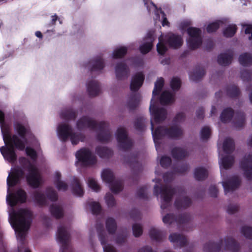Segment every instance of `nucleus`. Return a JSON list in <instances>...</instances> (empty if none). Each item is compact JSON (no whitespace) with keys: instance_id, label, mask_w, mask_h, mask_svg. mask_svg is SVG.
Instances as JSON below:
<instances>
[{"instance_id":"0eeeda50","label":"nucleus","mask_w":252,"mask_h":252,"mask_svg":"<svg viewBox=\"0 0 252 252\" xmlns=\"http://www.w3.org/2000/svg\"><path fill=\"white\" fill-rule=\"evenodd\" d=\"M57 134L59 138L63 141L69 138L74 145L77 144L80 141H83L85 138L81 133L74 132L71 126L65 123L59 125Z\"/></svg>"},{"instance_id":"2f4dec72","label":"nucleus","mask_w":252,"mask_h":252,"mask_svg":"<svg viewBox=\"0 0 252 252\" xmlns=\"http://www.w3.org/2000/svg\"><path fill=\"white\" fill-rule=\"evenodd\" d=\"M234 157L232 156H226L221 158L220 161V168H223L225 169H228L233 164Z\"/></svg>"},{"instance_id":"6ab92c4d","label":"nucleus","mask_w":252,"mask_h":252,"mask_svg":"<svg viewBox=\"0 0 252 252\" xmlns=\"http://www.w3.org/2000/svg\"><path fill=\"white\" fill-rule=\"evenodd\" d=\"M189 220V217L186 214L181 215L178 218L175 219L173 216L167 214L162 218V221L165 224L172 223L174 220L178 224H184Z\"/></svg>"},{"instance_id":"c756f323","label":"nucleus","mask_w":252,"mask_h":252,"mask_svg":"<svg viewBox=\"0 0 252 252\" xmlns=\"http://www.w3.org/2000/svg\"><path fill=\"white\" fill-rule=\"evenodd\" d=\"M208 176V171L203 167H197L194 171V177L198 181L204 180Z\"/></svg>"},{"instance_id":"f704fd0d","label":"nucleus","mask_w":252,"mask_h":252,"mask_svg":"<svg viewBox=\"0 0 252 252\" xmlns=\"http://www.w3.org/2000/svg\"><path fill=\"white\" fill-rule=\"evenodd\" d=\"M141 97L138 94H132L129 98L127 102V107L130 109H133L138 105Z\"/></svg>"},{"instance_id":"69168bd1","label":"nucleus","mask_w":252,"mask_h":252,"mask_svg":"<svg viewBox=\"0 0 252 252\" xmlns=\"http://www.w3.org/2000/svg\"><path fill=\"white\" fill-rule=\"evenodd\" d=\"M137 195L141 198H147L148 194L147 192V188L145 187H143L139 189L137 192Z\"/></svg>"},{"instance_id":"2eb2a0df","label":"nucleus","mask_w":252,"mask_h":252,"mask_svg":"<svg viewBox=\"0 0 252 252\" xmlns=\"http://www.w3.org/2000/svg\"><path fill=\"white\" fill-rule=\"evenodd\" d=\"M102 226L98 227L97 232L99 240L103 246L104 252H117L116 249L112 245L107 244L108 241V236L104 230H101Z\"/></svg>"},{"instance_id":"e433bc0d","label":"nucleus","mask_w":252,"mask_h":252,"mask_svg":"<svg viewBox=\"0 0 252 252\" xmlns=\"http://www.w3.org/2000/svg\"><path fill=\"white\" fill-rule=\"evenodd\" d=\"M241 64L248 66L252 64V55L248 53H244L240 56L239 59Z\"/></svg>"},{"instance_id":"4be33fe9","label":"nucleus","mask_w":252,"mask_h":252,"mask_svg":"<svg viewBox=\"0 0 252 252\" xmlns=\"http://www.w3.org/2000/svg\"><path fill=\"white\" fill-rule=\"evenodd\" d=\"M115 73L117 78L121 80L127 76L129 70L126 64L121 63L116 65Z\"/></svg>"},{"instance_id":"f3484780","label":"nucleus","mask_w":252,"mask_h":252,"mask_svg":"<svg viewBox=\"0 0 252 252\" xmlns=\"http://www.w3.org/2000/svg\"><path fill=\"white\" fill-rule=\"evenodd\" d=\"M241 180L237 176H234L226 182H222V184L225 194L232 191L240 186Z\"/></svg>"},{"instance_id":"f8f14e48","label":"nucleus","mask_w":252,"mask_h":252,"mask_svg":"<svg viewBox=\"0 0 252 252\" xmlns=\"http://www.w3.org/2000/svg\"><path fill=\"white\" fill-rule=\"evenodd\" d=\"M187 32L189 36L187 41L189 47L192 49L199 47L202 42L201 31L197 28L190 27L188 29Z\"/></svg>"},{"instance_id":"f257e3e1","label":"nucleus","mask_w":252,"mask_h":252,"mask_svg":"<svg viewBox=\"0 0 252 252\" xmlns=\"http://www.w3.org/2000/svg\"><path fill=\"white\" fill-rule=\"evenodd\" d=\"M23 175V171L20 168L9 174L7 179L8 189L6 201L11 207L9 218L18 241V252H31L26 247L24 239L32 222V212L27 209H21L17 212L13 209V207L17 203L26 201V193L22 189H18L15 193H11L9 189V187L15 185Z\"/></svg>"},{"instance_id":"9d476101","label":"nucleus","mask_w":252,"mask_h":252,"mask_svg":"<svg viewBox=\"0 0 252 252\" xmlns=\"http://www.w3.org/2000/svg\"><path fill=\"white\" fill-rule=\"evenodd\" d=\"M69 234L67 228L63 225L58 227L56 239L58 243L61 244L59 252H70L71 248L69 244Z\"/></svg>"},{"instance_id":"dca6fc26","label":"nucleus","mask_w":252,"mask_h":252,"mask_svg":"<svg viewBox=\"0 0 252 252\" xmlns=\"http://www.w3.org/2000/svg\"><path fill=\"white\" fill-rule=\"evenodd\" d=\"M240 166L246 177L249 179L252 178V155L246 156L241 161Z\"/></svg>"},{"instance_id":"052dcab7","label":"nucleus","mask_w":252,"mask_h":252,"mask_svg":"<svg viewBox=\"0 0 252 252\" xmlns=\"http://www.w3.org/2000/svg\"><path fill=\"white\" fill-rule=\"evenodd\" d=\"M245 117L243 113H241L237 116V122L235 125L236 127H242L245 124Z\"/></svg>"},{"instance_id":"680f3d73","label":"nucleus","mask_w":252,"mask_h":252,"mask_svg":"<svg viewBox=\"0 0 252 252\" xmlns=\"http://www.w3.org/2000/svg\"><path fill=\"white\" fill-rule=\"evenodd\" d=\"M135 127L136 129L141 130H143L145 127V120L143 117L138 118L135 123Z\"/></svg>"},{"instance_id":"c85d7f7f","label":"nucleus","mask_w":252,"mask_h":252,"mask_svg":"<svg viewBox=\"0 0 252 252\" xmlns=\"http://www.w3.org/2000/svg\"><path fill=\"white\" fill-rule=\"evenodd\" d=\"M174 101V94L168 91H164L160 97V102L161 104H168Z\"/></svg>"},{"instance_id":"7c9ffc66","label":"nucleus","mask_w":252,"mask_h":252,"mask_svg":"<svg viewBox=\"0 0 252 252\" xmlns=\"http://www.w3.org/2000/svg\"><path fill=\"white\" fill-rule=\"evenodd\" d=\"M172 155L175 159H182L188 155V152L183 148L175 147L172 151Z\"/></svg>"},{"instance_id":"c03bdc74","label":"nucleus","mask_w":252,"mask_h":252,"mask_svg":"<svg viewBox=\"0 0 252 252\" xmlns=\"http://www.w3.org/2000/svg\"><path fill=\"white\" fill-rule=\"evenodd\" d=\"M61 116L63 119L69 120L74 119L76 117V114L72 110H66L61 113Z\"/></svg>"},{"instance_id":"ddd939ff","label":"nucleus","mask_w":252,"mask_h":252,"mask_svg":"<svg viewBox=\"0 0 252 252\" xmlns=\"http://www.w3.org/2000/svg\"><path fill=\"white\" fill-rule=\"evenodd\" d=\"M77 159L84 165L93 164L95 163V157L88 149L82 148L76 154Z\"/></svg>"},{"instance_id":"72a5a7b5","label":"nucleus","mask_w":252,"mask_h":252,"mask_svg":"<svg viewBox=\"0 0 252 252\" xmlns=\"http://www.w3.org/2000/svg\"><path fill=\"white\" fill-rule=\"evenodd\" d=\"M117 224L115 220L112 218H109L106 221V228L110 234H113L117 229Z\"/></svg>"},{"instance_id":"412c9836","label":"nucleus","mask_w":252,"mask_h":252,"mask_svg":"<svg viewBox=\"0 0 252 252\" xmlns=\"http://www.w3.org/2000/svg\"><path fill=\"white\" fill-rule=\"evenodd\" d=\"M144 79V76L142 72L136 73L132 78L130 89L133 91L138 90L142 86Z\"/></svg>"},{"instance_id":"9b49d317","label":"nucleus","mask_w":252,"mask_h":252,"mask_svg":"<svg viewBox=\"0 0 252 252\" xmlns=\"http://www.w3.org/2000/svg\"><path fill=\"white\" fill-rule=\"evenodd\" d=\"M103 181L109 184L111 190L114 193H118L123 189L122 182L114 180L113 172L109 169H104L101 173Z\"/></svg>"},{"instance_id":"b1692460","label":"nucleus","mask_w":252,"mask_h":252,"mask_svg":"<svg viewBox=\"0 0 252 252\" xmlns=\"http://www.w3.org/2000/svg\"><path fill=\"white\" fill-rule=\"evenodd\" d=\"M191 204L190 199L187 196H185L182 193L176 200L175 205L178 209L185 208Z\"/></svg>"},{"instance_id":"13d9d810","label":"nucleus","mask_w":252,"mask_h":252,"mask_svg":"<svg viewBox=\"0 0 252 252\" xmlns=\"http://www.w3.org/2000/svg\"><path fill=\"white\" fill-rule=\"evenodd\" d=\"M145 5H146L147 10L149 12H150L151 10L155 11L156 15L155 19L156 21L159 18V16L158 14V10L157 9V7L152 2H150L149 3L145 2Z\"/></svg>"},{"instance_id":"a211bd4d","label":"nucleus","mask_w":252,"mask_h":252,"mask_svg":"<svg viewBox=\"0 0 252 252\" xmlns=\"http://www.w3.org/2000/svg\"><path fill=\"white\" fill-rule=\"evenodd\" d=\"M153 36V32H150L147 34L145 41L140 46V50L142 54H146L151 50L154 40Z\"/></svg>"},{"instance_id":"a19ab883","label":"nucleus","mask_w":252,"mask_h":252,"mask_svg":"<svg viewBox=\"0 0 252 252\" xmlns=\"http://www.w3.org/2000/svg\"><path fill=\"white\" fill-rule=\"evenodd\" d=\"M149 235L152 239L157 241H159L162 238V233L154 227L150 228Z\"/></svg>"},{"instance_id":"3c124183","label":"nucleus","mask_w":252,"mask_h":252,"mask_svg":"<svg viewBox=\"0 0 252 252\" xmlns=\"http://www.w3.org/2000/svg\"><path fill=\"white\" fill-rule=\"evenodd\" d=\"M89 205L93 214L97 215L100 213L101 211V207L98 202H91Z\"/></svg>"},{"instance_id":"79ce46f5","label":"nucleus","mask_w":252,"mask_h":252,"mask_svg":"<svg viewBox=\"0 0 252 252\" xmlns=\"http://www.w3.org/2000/svg\"><path fill=\"white\" fill-rule=\"evenodd\" d=\"M205 74L204 70L203 69H199L194 71L189 75L190 80L193 81H197L201 78Z\"/></svg>"},{"instance_id":"473e14b6","label":"nucleus","mask_w":252,"mask_h":252,"mask_svg":"<svg viewBox=\"0 0 252 252\" xmlns=\"http://www.w3.org/2000/svg\"><path fill=\"white\" fill-rule=\"evenodd\" d=\"M234 149V143L233 140L227 138L225 139L223 144V150L226 154H229L233 152Z\"/></svg>"},{"instance_id":"f03ea898","label":"nucleus","mask_w":252,"mask_h":252,"mask_svg":"<svg viewBox=\"0 0 252 252\" xmlns=\"http://www.w3.org/2000/svg\"><path fill=\"white\" fill-rule=\"evenodd\" d=\"M15 128L21 136V138L16 135H14L12 136H7V137L3 136L4 142L5 143L8 142L11 147L10 148H5L4 147L0 148V152L3 157L11 162L14 161L16 159V155L13 149L14 147L19 150H23L25 148V143L27 142L25 136L28 131L27 128L20 123L15 124Z\"/></svg>"},{"instance_id":"09e8293b","label":"nucleus","mask_w":252,"mask_h":252,"mask_svg":"<svg viewBox=\"0 0 252 252\" xmlns=\"http://www.w3.org/2000/svg\"><path fill=\"white\" fill-rule=\"evenodd\" d=\"M87 183L88 186L95 191H98L100 189V186L96 181L93 178H89Z\"/></svg>"},{"instance_id":"774afa93","label":"nucleus","mask_w":252,"mask_h":252,"mask_svg":"<svg viewBox=\"0 0 252 252\" xmlns=\"http://www.w3.org/2000/svg\"><path fill=\"white\" fill-rule=\"evenodd\" d=\"M239 209V206L236 205H229L227 207V212L228 214H232L236 212Z\"/></svg>"},{"instance_id":"ea45409f","label":"nucleus","mask_w":252,"mask_h":252,"mask_svg":"<svg viewBox=\"0 0 252 252\" xmlns=\"http://www.w3.org/2000/svg\"><path fill=\"white\" fill-rule=\"evenodd\" d=\"M96 152L101 158L108 157L112 155V151L105 147H97Z\"/></svg>"},{"instance_id":"0e129e2a","label":"nucleus","mask_w":252,"mask_h":252,"mask_svg":"<svg viewBox=\"0 0 252 252\" xmlns=\"http://www.w3.org/2000/svg\"><path fill=\"white\" fill-rule=\"evenodd\" d=\"M181 86V81L178 78H173L171 81V87L174 90H178Z\"/></svg>"},{"instance_id":"49530a36","label":"nucleus","mask_w":252,"mask_h":252,"mask_svg":"<svg viewBox=\"0 0 252 252\" xmlns=\"http://www.w3.org/2000/svg\"><path fill=\"white\" fill-rule=\"evenodd\" d=\"M223 23V21H218L208 25L207 27V31L209 33L215 32L220 27V24Z\"/></svg>"},{"instance_id":"39448f33","label":"nucleus","mask_w":252,"mask_h":252,"mask_svg":"<svg viewBox=\"0 0 252 252\" xmlns=\"http://www.w3.org/2000/svg\"><path fill=\"white\" fill-rule=\"evenodd\" d=\"M239 244L231 237H226L217 243L209 242L203 246L204 252H220L224 251H237Z\"/></svg>"},{"instance_id":"4c0bfd02","label":"nucleus","mask_w":252,"mask_h":252,"mask_svg":"<svg viewBox=\"0 0 252 252\" xmlns=\"http://www.w3.org/2000/svg\"><path fill=\"white\" fill-rule=\"evenodd\" d=\"M233 115V111L231 108L224 109L220 116L221 121L224 123H227L230 121Z\"/></svg>"},{"instance_id":"864d4df0","label":"nucleus","mask_w":252,"mask_h":252,"mask_svg":"<svg viewBox=\"0 0 252 252\" xmlns=\"http://www.w3.org/2000/svg\"><path fill=\"white\" fill-rule=\"evenodd\" d=\"M105 202L109 207H112L116 204L114 196L110 193H108L105 197Z\"/></svg>"},{"instance_id":"5fc2aeb1","label":"nucleus","mask_w":252,"mask_h":252,"mask_svg":"<svg viewBox=\"0 0 252 252\" xmlns=\"http://www.w3.org/2000/svg\"><path fill=\"white\" fill-rule=\"evenodd\" d=\"M132 231L133 235L136 237H138L143 233L142 226L139 223H134L132 226Z\"/></svg>"},{"instance_id":"a878e982","label":"nucleus","mask_w":252,"mask_h":252,"mask_svg":"<svg viewBox=\"0 0 252 252\" xmlns=\"http://www.w3.org/2000/svg\"><path fill=\"white\" fill-rule=\"evenodd\" d=\"M61 174L57 172L55 174L54 184L57 189L60 191H65L68 189V186L65 182L61 180Z\"/></svg>"},{"instance_id":"6e6552de","label":"nucleus","mask_w":252,"mask_h":252,"mask_svg":"<svg viewBox=\"0 0 252 252\" xmlns=\"http://www.w3.org/2000/svg\"><path fill=\"white\" fill-rule=\"evenodd\" d=\"M21 162L27 166L29 171V174L27 176L28 183L34 188L38 187L41 182V179L38 169L33 164L25 158H22Z\"/></svg>"},{"instance_id":"c9c22d12","label":"nucleus","mask_w":252,"mask_h":252,"mask_svg":"<svg viewBox=\"0 0 252 252\" xmlns=\"http://www.w3.org/2000/svg\"><path fill=\"white\" fill-rule=\"evenodd\" d=\"M50 211L53 216L60 218L63 216V211L62 207L59 204H53L50 207Z\"/></svg>"},{"instance_id":"7ed1b4c3","label":"nucleus","mask_w":252,"mask_h":252,"mask_svg":"<svg viewBox=\"0 0 252 252\" xmlns=\"http://www.w3.org/2000/svg\"><path fill=\"white\" fill-rule=\"evenodd\" d=\"M185 120V115L183 113H179L175 117L173 122L174 126H172L170 128L163 126L158 127L155 130H154V125L152 120H151V129L153 137L155 143L156 149L158 151V145L159 143V140L164 137L168 138H177L183 134V130L181 128L176 125Z\"/></svg>"},{"instance_id":"603ef678","label":"nucleus","mask_w":252,"mask_h":252,"mask_svg":"<svg viewBox=\"0 0 252 252\" xmlns=\"http://www.w3.org/2000/svg\"><path fill=\"white\" fill-rule=\"evenodd\" d=\"M241 233L247 239H252V227L244 226L241 229Z\"/></svg>"},{"instance_id":"4d7b16f0","label":"nucleus","mask_w":252,"mask_h":252,"mask_svg":"<svg viewBox=\"0 0 252 252\" xmlns=\"http://www.w3.org/2000/svg\"><path fill=\"white\" fill-rule=\"evenodd\" d=\"M46 195L47 197L52 201H56L58 198L57 192L51 188L47 189Z\"/></svg>"},{"instance_id":"8fccbe9b","label":"nucleus","mask_w":252,"mask_h":252,"mask_svg":"<svg viewBox=\"0 0 252 252\" xmlns=\"http://www.w3.org/2000/svg\"><path fill=\"white\" fill-rule=\"evenodd\" d=\"M34 197L35 199L40 205L46 204V198L43 193L39 191H36L34 193Z\"/></svg>"},{"instance_id":"a18cd8bd","label":"nucleus","mask_w":252,"mask_h":252,"mask_svg":"<svg viewBox=\"0 0 252 252\" xmlns=\"http://www.w3.org/2000/svg\"><path fill=\"white\" fill-rule=\"evenodd\" d=\"M127 49L126 47H121L115 49L113 54L114 58H120L123 57L127 52Z\"/></svg>"},{"instance_id":"423d86ee","label":"nucleus","mask_w":252,"mask_h":252,"mask_svg":"<svg viewBox=\"0 0 252 252\" xmlns=\"http://www.w3.org/2000/svg\"><path fill=\"white\" fill-rule=\"evenodd\" d=\"M164 85V80L162 78H159L155 83V87L153 91V97L151 101L149 107L150 112L152 118L154 119L156 123H160L163 121L166 118V110L163 108L155 107L153 104L154 96L158 95Z\"/></svg>"},{"instance_id":"58836bf2","label":"nucleus","mask_w":252,"mask_h":252,"mask_svg":"<svg viewBox=\"0 0 252 252\" xmlns=\"http://www.w3.org/2000/svg\"><path fill=\"white\" fill-rule=\"evenodd\" d=\"M92 65L91 70L92 71H100L103 69L104 67V63L101 58H99L94 61H93L90 63Z\"/></svg>"},{"instance_id":"4468645a","label":"nucleus","mask_w":252,"mask_h":252,"mask_svg":"<svg viewBox=\"0 0 252 252\" xmlns=\"http://www.w3.org/2000/svg\"><path fill=\"white\" fill-rule=\"evenodd\" d=\"M116 138L120 147L123 150H127L130 148L132 142L128 137L127 132L124 127H120L117 129Z\"/></svg>"},{"instance_id":"aec40b11","label":"nucleus","mask_w":252,"mask_h":252,"mask_svg":"<svg viewBox=\"0 0 252 252\" xmlns=\"http://www.w3.org/2000/svg\"><path fill=\"white\" fill-rule=\"evenodd\" d=\"M165 39L169 46L174 48L180 47L183 43V40L180 36L171 33L166 35Z\"/></svg>"},{"instance_id":"e2e57ef3","label":"nucleus","mask_w":252,"mask_h":252,"mask_svg":"<svg viewBox=\"0 0 252 252\" xmlns=\"http://www.w3.org/2000/svg\"><path fill=\"white\" fill-rule=\"evenodd\" d=\"M171 159L170 157L164 156L160 160V163L161 166L164 168L167 167L171 164Z\"/></svg>"},{"instance_id":"de8ad7c7","label":"nucleus","mask_w":252,"mask_h":252,"mask_svg":"<svg viewBox=\"0 0 252 252\" xmlns=\"http://www.w3.org/2000/svg\"><path fill=\"white\" fill-rule=\"evenodd\" d=\"M162 37H159V43L157 45V51L159 54H164L167 50V47L165 45L164 41H163Z\"/></svg>"},{"instance_id":"37998d69","label":"nucleus","mask_w":252,"mask_h":252,"mask_svg":"<svg viewBox=\"0 0 252 252\" xmlns=\"http://www.w3.org/2000/svg\"><path fill=\"white\" fill-rule=\"evenodd\" d=\"M237 30L235 25H231L227 27L223 31V34L226 37H232L235 33Z\"/></svg>"},{"instance_id":"bb28decb","label":"nucleus","mask_w":252,"mask_h":252,"mask_svg":"<svg viewBox=\"0 0 252 252\" xmlns=\"http://www.w3.org/2000/svg\"><path fill=\"white\" fill-rule=\"evenodd\" d=\"M72 193L78 196H82L84 194V190L82 186L79 181L76 178H73L72 182Z\"/></svg>"},{"instance_id":"5701e85b","label":"nucleus","mask_w":252,"mask_h":252,"mask_svg":"<svg viewBox=\"0 0 252 252\" xmlns=\"http://www.w3.org/2000/svg\"><path fill=\"white\" fill-rule=\"evenodd\" d=\"M169 239L177 246L183 247L187 243V240L185 236L176 233L171 234Z\"/></svg>"},{"instance_id":"338daca9","label":"nucleus","mask_w":252,"mask_h":252,"mask_svg":"<svg viewBox=\"0 0 252 252\" xmlns=\"http://www.w3.org/2000/svg\"><path fill=\"white\" fill-rule=\"evenodd\" d=\"M26 151L27 155L30 156L32 159L35 160L36 159V153L33 149L28 147H27Z\"/></svg>"},{"instance_id":"1a4fd4ad","label":"nucleus","mask_w":252,"mask_h":252,"mask_svg":"<svg viewBox=\"0 0 252 252\" xmlns=\"http://www.w3.org/2000/svg\"><path fill=\"white\" fill-rule=\"evenodd\" d=\"M176 192V189L168 186L160 188L157 185L154 186V193L156 196H158L159 194L161 195V208L163 210L169 206L171 198Z\"/></svg>"},{"instance_id":"6e6d98bb","label":"nucleus","mask_w":252,"mask_h":252,"mask_svg":"<svg viewBox=\"0 0 252 252\" xmlns=\"http://www.w3.org/2000/svg\"><path fill=\"white\" fill-rule=\"evenodd\" d=\"M211 135V129L209 127L204 126L200 132L201 138L203 140L208 139Z\"/></svg>"},{"instance_id":"bf43d9fd","label":"nucleus","mask_w":252,"mask_h":252,"mask_svg":"<svg viewBox=\"0 0 252 252\" xmlns=\"http://www.w3.org/2000/svg\"><path fill=\"white\" fill-rule=\"evenodd\" d=\"M227 94L231 97H234L239 94V90L236 86H232L228 88Z\"/></svg>"},{"instance_id":"20e7f679","label":"nucleus","mask_w":252,"mask_h":252,"mask_svg":"<svg viewBox=\"0 0 252 252\" xmlns=\"http://www.w3.org/2000/svg\"><path fill=\"white\" fill-rule=\"evenodd\" d=\"M79 130L89 128L98 132V139L101 142H107L110 139L111 135L108 128V124L104 122L96 123L88 117H83L79 120L76 124Z\"/></svg>"},{"instance_id":"393cba45","label":"nucleus","mask_w":252,"mask_h":252,"mask_svg":"<svg viewBox=\"0 0 252 252\" xmlns=\"http://www.w3.org/2000/svg\"><path fill=\"white\" fill-rule=\"evenodd\" d=\"M232 53L229 51L227 53L220 54L218 58V63L221 65H227L231 63Z\"/></svg>"},{"instance_id":"cd10ccee","label":"nucleus","mask_w":252,"mask_h":252,"mask_svg":"<svg viewBox=\"0 0 252 252\" xmlns=\"http://www.w3.org/2000/svg\"><path fill=\"white\" fill-rule=\"evenodd\" d=\"M87 90L90 95H96L100 91L98 83L95 80L90 81L87 85Z\"/></svg>"}]
</instances>
